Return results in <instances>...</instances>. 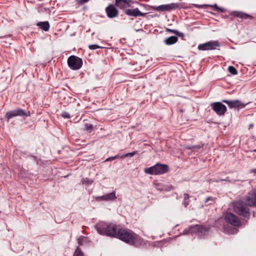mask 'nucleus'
I'll return each instance as SVG.
<instances>
[{
    "label": "nucleus",
    "instance_id": "nucleus-21",
    "mask_svg": "<svg viewBox=\"0 0 256 256\" xmlns=\"http://www.w3.org/2000/svg\"><path fill=\"white\" fill-rule=\"evenodd\" d=\"M166 31L168 32H170L172 34H174L176 36H184V34L176 30H171V29H170L168 28H166Z\"/></svg>",
    "mask_w": 256,
    "mask_h": 256
},
{
    "label": "nucleus",
    "instance_id": "nucleus-23",
    "mask_svg": "<svg viewBox=\"0 0 256 256\" xmlns=\"http://www.w3.org/2000/svg\"><path fill=\"white\" fill-rule=\"evenodd\" d=\"M228 72L232 74H236L238 73L237 70L232 66H230L228 68Z\"/></svg>",
    "mask_w": 256,
    "mask_h": 256
},
{
    "label": "nucleus",
    "instance_id": "nucleus-14",
    "mask_svg": "<svg viewBox=\"0 0 256 256\" xmlns=\"http://www.w3.org/2000/svg\"><path fill=\"white\" fill-rule=\"evenodd\" d=\"M220 46L218 41H210L208 42L200 44L198 48H205L206 47H208V48H214V47H220Z\"/></svg>",
    "mask_w": 256,
    "mask_h": 256
},
{
    "label": "nucleus",
    "instance_id": "nucleus-31",
    "mask_svg": "<svg viewBox=\"0 0 256 256\" xmlns=\"http://www.w3.org/2000/svg\"><path fill=\"white\" fill-rule=\"evenodd\" d=\"M88 48H106V47H102V46H96V45H94V46L90 45V46H89Z\"/></svg>",
    "mask_w": 256,
    "mask_h": 256
},
{
    "label": "nucleus",
    "instance_id": "nucleus-7",
    "mask_svg": "<svg viewBox=\"0 0 256 256\" xmlns=\"http://www.w3.org/2000/svg\"><path fill=\"white\" fill-rule=\"evenodd\" d=\"M212 108L218 115H224L226 111V107L220 102H214L212 104Z\"/></svg>",
    "mask_w": 256,
    "mask_h": 256
},
{
    "label": "nucleus",
    "instance_id": "nucleus-20",
    "mask_svg": "<svg viewBox=\"0 0 256 256\" xmlns=\"http://www.w3.org/2000/svg\"><path fill=\"white\" fill-rule=\"evenodd\" d=\"M126 14L130 16H140V12L138 8H135L133 10H128L126 12Z\"/></svg>",
    "mask_w": 256,
    "mask_h": 256
},
{
    "label": "nucleus",
    "instance_id": "nucleus-4",
    "mask_svg": "<svg viewBox=\"0 0 256 256\" xmlns=\"http://www.w3.org/2000/svg\"><path fill=\"white\" fill-rule=\"evenodd\" d=\"M144 171L150 174H160L166 172L168 171V166L166 164H157L154 166L146 168Z\"/></svg>",
    "mask_w": 256,
    "mask_h": 256
},
{
    "label": "nucleus",
    "instance_id": "nucleus-39",
    "mask_svg": "<svg viewBox=\"0 0 256 256\" xmlns=\"http://www.w3.org/2000/svg\"><path fill=\"white\" fill-rule=\"evenodd\" d=\"M197 146L196 148H200V146Z\"/></svg>",
    "mask_w": 256,
    "mask_h": 256
},
{
    "label": "nucleus",
    "instance_id": "nucleus-10",
    "mask_svg": "<svg viewBox=\"0 0 256 256\" xmlns=\"http://www.w3.org/2000/svg\"><path fill=\"white\" fill-rule=\"evenodd\" d=\"M24 115H26L24 111L21 109H18L7 112L5 115V117L8 119V120H9L13 117Z\"/></svg>",
    "mask_w": 256,
    "mask_h": 256
},
{
    "label": "nucleus",
    "instance_id": "nucleus-9",
    "mask_svg": "<svg viewBox=\"0 0 256 256\" xmlns=\"http://www.w3.org/2000/svg\"><path fill=\"white\" fill-rule=\"evenodd\" d=\"M222 102L226 104L230 108H243L245 104L238 100H223Z\"/></svg>",
    "mask_w": 256,
    "mask_h": 256
},
{
    "label": "nucleus",
    "instance_id": "nucleus-5",
    "mask_svg": "<svg viewBox=\"0 0 256 256\" xmlns=\"http://www.w3.org/2000/svg\"><path fill=\"white\" fill-rule=\"evenodd\" d=\"M82 60L75 56H71L68 59V64L72 70H76L80 69L82 66Z\"/></svg>",
    "mask_w": 256,
    "mask_h": 256
},
{
    "label": "nucleus",
    "instance_id": "nucleus-40",
    "mask_svg": "<svg viewBox=\"0 0 256 256\" xmlns=\"http://www.w3.org/2000/svg\"><path fill=\"white\" fill-rule=\"evenodd\" d=\"M197 146L196 148H200V146Z\"/></svg>",
    "mask_w": 256,
    "mask_h": 256
},
{
    "label": "nucleus",
    "instance_id": "nucleus-38",
    "mask_svg": "<svg viewBox=\"0 0 256 256\" xmlns=\"http://www.w3.org/2000/svg\"><path fill=\"white\" fill-rule=\"evenodd\" d=\"M252 126H253V124H250V128H252Z\"/></svg>",
    "mask_w": 256,
    "mask_h": 256
},
{
    "label": "nucleus",
    "instance_id": "nucleus-17",
    "mask_svg": "<svg viewBox=\"0 0 256 256\" xmlns=\"http://www.w3.org/2000/svg\"><path fill=\"white\" fill-rule=\"evenodd\" d=\"M130 0H115V4L116 6L123 8L126 4H128Z\"/></svg>",
    "mask_w": 256,
    "mask_h": 256
},
{
    "label": "nucleus",
    "instance_id": "nucleus-41",
    "mask_svg": "<svg viewBox=\"0 0 256 256\" xmlns=\"http://www.w3.org/2000/svg\"><path fill=\"white\" fill-rule=\"evenodd\" d=\"M202 50H206V49H205V48H204V49H202Z\"/></svg>",
    "mask_w": 256,
    "mask_h": 256
},
{
    "label": "nucleus",
    "instance_id": "nucleus-33",
    "mask_svg": "<svg viewBox=\"0 0 256 256\" xmlns=\"http://www.w3.org/2000/svg\"><path fill=\"white\" fill-rule=\"evenodd\" d=\"M196 146H186V148L188 149H194L195 148H196Z\"/></svg>",
    "mask_w": 256,
    "mask_h": 256
},
{
    "label": "nucleus",
    "instance_id": "nucleus-24",
    "mask_svg": "<svg viewBox=\"0 0 256 256\" xmlns=\"http://www.w3.org/2000/svg\"><path fill=\"white\" fill-rule=\"evenodd\" d=\"M85 128L87 131L90 132L93 129V126L90 124L86 123L85 124Z\"/></svg>",
    "mask_w": 256,
    "mask_h": 256
},
{
    "label": "nucleus",
    "instance_id": "nucleus-19",
    "mask_svg": "<svg viewBox=\"0 0 256 256\" xmlns=\"http://www.w3.org/2000/svg\"><path fill=\"white\" fill-rule=\"evenodd\" d=\"M178 41V38L176 36H171L165 40L164 42L168 45L172 44Z\"/></svg>",
    "mask_w": 256,
    "mask_h": 256
},
{
    "label": "nucleus",
    "instance_id": "nucleus-36",
    "mask_svg": "<svg viewBox=\"0 0 256 256\" xmlns=\"http://www.w3.org/2000/svg\"><path fill=\"white\" fill-rule=\"evenodd\" d=\"M236 232H237V230L236 229L233 228L232 229V232H230V234H234V233Z\"/></svg>",
    "mask_w": 256,
    "mask_h": 256
},
{
    "label": "nucleus",
    "instance_id": "nucleus-3",
    "mask_svg": "<svg viewBox=\"0 0 256 256\" xmlns=\"http://www.w3.org/2000/svg\"><path fill=\"white\" fill-rule=\"evenodd\" d=\"M96 228L98 232L102 235L107 236L118 237V230L119 229L114 224H108L106 222H101L98 224Z\"/></svg>",
    "mask_w": 256,
    "mask_h": 256
},
{
    "label": "nucleus",
    "instance_id": "nucleus-27",
    "mask_svg": "<svg viewBox=\"0 0 256 256\" xmlns=\"http://www.w3.org/2000/svg\"><path fill=\"white\" fill-rule=\"evenodd\" d=\"M136 152H132L127 153V154H124L122 156H120V158H125V157H132V156H133L136 154Z\"/></svg>",
    "mask_w": 256,
    "mask_h": 256
},
{
    "label": "nucleus",
    "instance_id": "nucleus-11",
    "mask_svg": "<svg viewBox=\"0 0 256 256\" xmlns=\"http://www.w3.org/2000/svg\"><path fill=\"white\" fill-rule=\"evenodd\" d=\"M178 7L177 4H170L165 5H160L156 7L155 10L157 11L162 12V11H168L170 10L174 9Z\"/></svg>",
    "mask_w": 256,
    "mask_h": 256
},
{
    "label": "nucleus",
    "instance_id": "nucleus-1",
    "mask_svg": "<svg viewBox=\"0 0 256 256\" xmlns=\"http://www.w3.org/2000/svg\"><path fill=\"white\" fill-rule=\"evenodd\" d=\"M256 206V189L242 199L235 201L232 203L234 211L237 214L244 217H248L250 215L249 206Z\"/></svg>",
    "mask_w": 256,
    "mask_h": 256
},
{
    "label": "nucleus",
    "instance_id": "nucleus-15",
    "mask_svg": "<svg viewBox=\"0 0 256 256\" xmlns=\"http://www.w3.org/2000/svg\"><path fill=\"white\" fill-rule=\"evenodd\" d=\"M156 188L159 190L169 191L172 188V186L169 184H164L157 182L154 184Z\"/></svg>",
    "mask_w": 256,
    "mask_h": 256
},
{
    "label": "nucleus",
    "instance_id": "nucleus-35",
    "mask_svg": "<svg viewBox=\"0 0 256 256\" xmlns=\"http://www.w3.org/2000/svg\"><path fill=\"white\" fill-rule=\"evenodd\" d=\"M250 173H254V174H256V169H252L250 170Z\"/></svg>",
    "mask_w": 256,
    "mask_h": 256
},
{
    "label": "nucleus",
    "instance_id": "nucleus-16",
    "mask_svg": "<svg viewBox=\"0 0 256 256\" xmlns=\"http://www.w3.org/2000/svg\"><path fill=\"white\" fill-rule=\"evenodd\" d=\"M231 15L238 17L242 19H248V18H252V17L246 13L241 12H238V11H234L232 12L231 14Z\"/></svg>",
    "mask_w": 256,
    "mask_h": 256
},
{
    "label": "nucleus",
    "instance_id": "nucleus-6",
    "mask_svg": "<svg viewBox=\"0 0 256 256\" xmlns=\"http://www.w3.org/2000/svg\"><path fill=\"white\" fill-rule=\"evenodd\" d=\"M226 221L234 226H238L240 225V221L238 218L232 213L228 212L224 216Z\"/></svg>",
    "mask_w": 256,
    "mask_h": 256
},
{
    "label": "nucleus",
    "instance_id": "nucleus-32",
    "mask_svg": "<svg viewBox=\"0 0 256 256\" xmlns=\"http://www.w3.org/2000/svg\"><path fill=\"white\" fill-rule=\"evenodd\" d=\"M118 156H113V157H110L108 158H106V162H108V161H110V160H114V159H115Z\"/></svg>",
    "mask_w": 256,
    "mask_h": 256
},
{
    "label": "nucleus",
    "instance_id": "nucleus-12",
    "mask_svg": "<svg viewBox=\"0 0 256 256\" xmlns=\"http://www.w3.org/2000/svg\"><path fill=\"white\" fill-rule=\"evenodd\" d=\"M116 198V196L115 191H113L111 193L106 194L104 195H103L100 196H98L96 198V199L99 200H105V201H110V200H114Z\"/></svg>",
    "mask_w": 256,
    "mask_h": 256
},
{
    "label": "nucleus",
    "instance_id": "nucleus-37",
    "mask_svg": "<svg viewBox=\"0 0 256 256\" xmlns=\"http://www.w3.org/2000/svg\"><path fill=\"white\" fill-rule=\"evenodd\" d=\"M228 178H226V179H224V180H221V181H222V180H225V181H226V180H228Z\"/></svg>",
    "mask_w": 256,
    "mask_h": 256
},
{
    "label": "nucleus",
    "instance_id": "nucleus-34",
    "mask_svg": "<svg viewBox=\"0 0 256 256\" xmlns=\"http://www.w3.org/2000/svg\"><path fill=\"white\" fill-rule=\"evenodd\" d=\"M210 200H212V201H213V200H212V198L211 197H208L206 198V200H205V202L206 203H207L208 201Z\"/></svg>",
    "mask_w": 256,
    "mask_h": 256
},
{
    "label": "nucleus",
    "instance_id": "nucleus-8",
    "mask_svg": "<svg viewBox=\"0 0 256 256\" xmlns=\"http://www.w3.org/2000/svg\"><path fill=\"white\" fill-rule=\"evenodd\" d=\"M206 231V229L200 225H195L194 226H190L188 229L186 230L184 232V234H188L189 233H204Z\"/></svg>",
    "mask_w": 256,
    "mask_h": 256
},
{
    "label": "nucleus",
    "instance_id": "nucleus-25",
    "mask_svg": "<svg viewBox=\"0 0 256 256\" xmlns=\"http://www.w3.org/2000/svg\"><path fill=\"white\" fill-rule=\"evenodd\" d=\"M188 198H189V196L188 194H184V204L185 207H186L189 204L188 202L186 201L188 199Z\"/></svg>",
    "mask_w": 256,
    "mask_h": 256
},
{
    "label": "nucleus",
    "instance_id": "nucleus-29",
    "mask_svg": "<svg viewBox=\"0 0 256 256\" xmlns=\"http://www.w3.org/2000/svg\"><path fill=\"white\" fill-rule=\"evenodd\" d=\"M62 116L64 118H70V114L67 112H64L62 114Z\"/></svg>",
    "mask_w": 256,
    "mask_h": 256
},
{
    "label": "nucleus",
    "instance_id": "nucleus-18",
    "mask_svg": "<svg viewBox=\"0 0 256 256\" xmlns=\"http://www.w3.org/2000/svg\"><path fill=\"white\" fill-rule=\"evenodd\" d=\"M37 26L42 30L47 32L50 28V24L48 22H39L37 24Z\"/></svg>",
    "mask_w": 256,
    "mask_h": 256
},
{
    "label": "nucleus",
    "instance_id": "nucleus-30",
    "mask_svg": "<svg viewBox=\"0 0 256 256\" xmlns=\"http://www.w3.org/2000/svg\"><path fill=\"white\" fill-rule=\"evenodd\" d=\"M90 0H76V2L78 4H83L88 2Z\"/></svg>",
    "mask_w": 256,
    "mask_h": 256
},
{
    "label": "nucleus",
    "instance_id": "nucleus-13",
    "mask_svg": "<svg viewBox=\"0 0 256 256\" xmlns=\"http://www.w3.org/2000/svg\"><path fill=\"white\" fill-rule=\"evenodd\" d=\"M107 16L110 18H113L118 15V10L113 5H110L106 8Z\"/></svg>",
    "mask_w": 256,
    "mask_h": 256
},
{
    "label": "nucleus",
    "instance_id": "nucleus-28",
    "mask_svg": "<svg viewBox=\"0 0 256 256\" xmlns=\"http://www.w3.org/2000/svg\"><path fill=\"white\" fill-rule=\"evenodd\" d=\"M214 10L217 12H224V9L223 8H220L217 6L216 4H214Z\"/></svg>",
    "mask_w": 256,
    "mask_h": 256
},
{
    "label": "nucleus",
    "instance_id": "nucleus-26",
    "mask_svg": "<svg viewBox=\"0 0 256 256\" xmlns=\"http://www.w3.org/2000/svg\"><path fill=\"white\" fill-rule=\"evenodd\" d=\"M74 256H84L83 253L78 248L76 250Z\"/></svg>",
    "mask_w": 256,
    "mask_h": 256
},
{
    "label": "nucleus",
    "instance_id": "nucleus-22",
    "mask_svg": "<svg viewBox=\"0 0 256 256\" xmlns=\"http://www.w3.org/2000/svg\"><path fill=\"white\" fill-rule=\"evenodd\" d=\"M94 181L92 180L89 179L88 178H83L82 180V182L83 184L86 185V186H88L92 184Z\"/></svg>",
    "mask_w": 256,
    "mask_h": 256
},
{
    "label": "nucleus",
    "instance_id": "nucleus-2",
    "mask_svg": "<svg viewBox=\"0 0 256 256\" xmlns=\"http://www.w3.org/2000/svg\"><path fill=\"white\" fill-rule=\"evenodd\" d=\"M118 237L122 240L130 244L136 246L142 244V240L136 234L130 230L120 229L118 230Z\"/></svg>",
    "mask_w": 256,
    "mask_h": 256
}]
</instances>
